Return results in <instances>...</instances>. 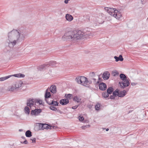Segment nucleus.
Listing matches in <instances>:
<instances>
[{"mask_svg":"<svg viewBox=\"0 0 148 148\" xmlns=\"http://www.w3.org/2000/svg\"><path fill=\"white\" fill-rule=\"evenodd\" d=\"M91 33L88 31L79 30L77 32L70 31L66 32L62 37L64 41H76L78 40L88 38L91 36Z\"/></svg>","mask_w":148,"mask_h":148,"instance_id":"1","label":"nucleus"},{"mask_svg":"<svg viewBox=\"0 0 148 148\" xmlns=\"http://www.w3.org/2000/svg\"><path fill=\"white\" fill-rule=\"evenodd\" d=\"M25 35L17 30H13L8 34L9 46L13 48L25 38Z\"/></svg>","mask_w":148,"mask_h":148,"instance_id":"2","label":"nucleus"},{"mask_svg":"<svg viewBox=\"0 0 148 148\" xmlns=\"http://www.w3.org/2000/svg\"><path fill=\"white\" fill-rule=\"evenodd\" d=\"M88 75L90 78V80H89L90 83H104L102 82L103 79L101 77V74L98 75L97 78L96 77L95 73L93 72L90 73Z\"/></svg>","mask_w":148,"mask_h":148,"instance_id":"3","label":"nucleus"},{"mask_svg":"<svg viewBox=\"0 0 148 148\" xmlns=\"http://www.w3.org/2000/svg\"><path fill=\"white\" fill-rule=\"evenodd\" d=\"M49 64H43L40 66L38 70L40 71L46 70L47 76L51 77L54 76L56 73L52 70Z\"/></svg>","mask_w":148,"mask_h":148,"instance_id":"4","label":"nucleus"},{"mask_svg":"<svg viewBox=\"0 0 148 148\" xmlns=\"http://www.w3.org/2000/svg\"><path fill=\"white\" fill-rule=\"evenodd\" d=\"M105 10L110 15L119 20H121L122 17L121 14L120 12L114 8L109 7H105Z\"/></svg>","mask_w":148,"mask_h":148,"instance_id":"5","label":"nucleus"},{"mask_svg":"<svg viewBox=\"0 0 148 148\" xmlns=\"http://www.w3.org/2000/svg\"><path fill=\"white\" fill-rule=\"evenodd\" d=\"M26 84H13L5 88V89L7 91L13 92L14 90H17L23 88V90L26 88L25 86Z\"/></svg>","mask_w":148,"mask_h":148,"instance_id":"6","label":"nucleus"},{"mask_svg":"<svg viewBox=\"0 0 148 148\" xmlns=\"http://www.w3.org/2000/svg\"><path fill=\"white\" fill-rule=\"evenodd\" d=\"M75 80L77 83H88L90 82L88 79L84 76H77Z\"/></svg>","mask_w":148,"mask_h":148,"instance_id":"7","label":"nucleus"},{"mask_svg":"<svg viewBox=\"0 0 148 148\" xmlns=\"http://www.w3.org/2000/svg\"><path fill=\"white\" fill-rule=\"evenodd\" d=\"M25 75L24 74H22V73H19L16 74H15L14 75H10L8 76H7L5 77H1L0 78V81H3L5 80H6L8 78L13 77L14 76L15 77H17L18 78L19 77H25Z\"/></svg>","mask_w":148,"mask_h":148,"instance_id":"8","label":"nucleus"},{"mask_svg":"<svg viewBox=\"0 0 148 148\" xmlns=\"http://www.w3.org/2000/svg\"><path fill=\"white\" fill-rule=\"evenodd\" d=\"M119 77L121 80L123 82L122 83H130L131 82L130 80L125 74L121 73L120 74Z\"/></svg>","mask_w":148,"mask_h":148,"instance_id":"9","label":"nucleus"},{"mask_svg":"<svg viewBox=\"0 0 148 148\" xmlns=\"http://www.w3.org/2000/svg\"><path fill=\"white\" fill-rule=\"evenodd\" d=\"M42 112V110L40 109H35L32 110L30 114L31 115L37 116Z\"/></svg>","mask_w":148,"mask_h":148,"instance_id":"10","label":"nucleus"},{"mask_svg":"<svg viewBox=\"0 0 148 148\" xmlns=\"http://www.w3.org/2000/svg\"><path fill=\"white\" fill-rule=\"evenodd\" d=\"M95 21L97 22L96 25H97L98 24H102L104 22L101 15H99V17L96 18Z\"/></svg>","mask_w":148,"mask_h":148,"instance_id":"11","label":"nucleus"},{"mask_svg":"<svg viewBox=\"0 0 148 148\" xmlns=\"http://www.w3.org/2000/svg\"><path fill=\"white\" fill-rule=\"evenodd\" d=\"M110 74L109 72L106 71L104 72L102 74V77L105 80L108 79L110 77Z\"/></svg>","mask_w":148,"mask_h":148,"instance_id":"12","label":"nucleus"},{"mask_svg":"<svg viewBox=\"0 0 148 148\" xmlns=\"http://www.w3.org/2000/svg\"><path fill=\"white\" fill-rule=\"evenodd\" d=\"M127 93V91L125 90H123V91H119V90L118 94V96L119 97H124Z\"/></svg>","mask_w":148,"mask_h":148,"instance_id":"13","label":"nucleus"},{"mask_svg":"<svg viewBox=\"0 0 148 148\" xmlns=\"http://www.w3.org/2000/svg\"><path fill=\"white\" fill-rule=\"evenodd\" d=\"M34 99H30L27 100V106L31 107L34 105Z\"/></svg>","mask_w":148,"mask_h":148,"instance_id":"14","label":"nucleus"},{"mask_svg":"<svg viewBox=\"0 0 148 148\" xmlns=\"http://www.w3.org/2000/svg\"><path fill=\"white\" fill-rule=\"evenodd\" d=\"M69 100L67 99H63L60 100V103L62 105H65L68 104L69 102Z\"/></svg>","mask_w":148,"mask_h":148,"instance_id":"15","label":"nucleus"},{"mask_svg":"<svg viewBox=\"0 0 148 148\" xmlns=\"http://www.w3.org/2000/svg\"><path fill=\"white\" fill-rule=\"evenodd\" d=\"M99 89L101 90H104L107 88L106 84H99Z\"/></svg>","mask_w":148,"mask_h":148,"instance_id":"16","label":"nucleus"},{"mask_svg":"<svg viewBox=\"0 0 148 148\" xmlns=\"http://www.w3.org/2000/svg\"><path fill=\"white\" fill-rule=\"evenodd\" d=\"M56 86L55 85L51 86L50 88L51 92L53 93H55L56 92Z\"/></svg>","mask_w":148,"mask_h":148,"instance_id":"17","label":"nucleus"},{"mask_svg":"<svg viewBox=\"0 0 148 148\" xmlns=\"http://www.w3.org/2000/svg\"><path fill=\"white\" fill-rule=\"evenodd\" d=\"M66 18L69 22L72 21L73 19V17L69 14H67L66 15Z\"/></svg>","mask_w":148,"mask_h":148,"instance_id":"18","label":"nucleus"},{"mask_svg":"<svg viewBox=\"0 0 148 148\" xmlns=\"http://www.w3.org/2000/svg\"><path fill=\"white\" fill-rule=\"evenodd\" d=\"M114 58L115 59V61L116 62H118L119 60L121 61H122L123 60V59L122 57V56L121 55H120L119 56V57H118L116 56H115L114 57Z\"/></svg>","mask_w":148,"mask_h":148,"instance_id":"19","label":"nucleus"},{"mask_svg":"<svg viewBox=\"0 0 148 148\" xmlns=\"http://www.w3.org/2000/svg\"><path fill=\"white\" fill-rule=\"evenodd\" d=\"M114 89L112 87H109L107 90V92L109 94H110L114 91Z\"/></svg>","mask_w":148,"mask_h":148,"instance_id":"20","label":"nucleus"},{"mask_svg":"<svg viewBox=\"0 0 148 148\" xmlns=\"http://www.w3.org/2000/svg\"><path fill=\"white\" fill-rule=\"evenodd\" d=\"M59 103L57 101H55L54 100H52V101L51 102V106H58Z\"/></svg>","mask_w":148,"mask_h":148,"instance_id":"21","label":"nucleus"},{"mask_svg":"<svg viewBox=\"0 0 148 148\" xmlns=\"http://www.w3.org/2000/svg\"><path fill=\"white\" fill-rule=\"evenodd\" d=\"M53 99L50 97L48 99H45V100L47 103L50 105L51 104V102L52 101Z\"/></svg>","mask_w":148,"mask_h":148,"instance_id":"22","label":"nucleus"},{"mask_svg":"<svg viewBox=\"0 0 148 148\" xmlns=\"http://www.w3.org/2000/svg\"><path fill=\"white\" fill-rule=\"evenodd\" d=\"M25 135L28 137H31L32 136L31 132L29 130L25 132Z\"/></svg>","mask_w":148,"mask_h":148,"instance_id":"23","label":"nucleus"},{"mask_svg":"<svg viewBox=\"0 0 148 148\" xmlns=\"http://www.w3.org/2000/svg\"><path fill=\"white\" fill-rule=\"evenodd\" d=\"M73 101H75L78 103L81 100L80 98L77 97V96H75L73 98Z\"/></svg>","mask_w":148,"mask_h":148,"instance_id":"24","label":"nucleus"},{"mask_svg":"<svg viewBox=\"0 0 148 148\" xmlns=\"http://www.w3.org/2000/svg\"><path fill=\"white\" fill-rule=\"evenodd\" d=\"M45 99H48L51 97L50 93L49 92L46 91L45 96Z\"/></svg>","mask_w":148,"mask_h":148,"instance_id":"25","label":"nucleus"},{"mask_svg":"<svg viewBox=\"0 0 148 148\" xmlns=\"http://www.w3.org/2000/svg\"><path fill=\"white\" fill-rule=\"evenodd\" d=\"M25 114H29L30 113V109L27 106H26L25 108Z\"/></svg>","mask_w":148,"mask_h":148,"instance_id":"26","label":"nucleus"},{"mask_svg":"<svg viewBox=\"0 0 148 148\" xmlns=\"http://www.w3.org/2000/svg\"><path fill=\"white\" fill-rule=\"evenodd\" d=\"M121 88H124L126 87L129 86L130 84H119Z\"/></svg>","mask_w":148,"mask_h":148,"instance_id":"27","label":"nucleus"},{"mask_svg":"<svg viewBox=\"0 0 148 148\" xmlns=\"http://www.w3.org/2000/svg\"><path fill=\"white\" fill-rule=\"evenodd\" d=\"M119 92V89H117L116 90L114 91L113 92V95L115 97L118 96V93Z\"/></svg>","mask_w":148,"mask_h":148,"instance_id":"28","label":"nucleus"},{"mask_svg":"<svg viewBox=\"0 0 148 148\" xmlns=\"http://www.w3.org/2000/svg\"><path fill=\"white\" fill-rule=\"evenodd\" d=\"M112 74L113 76H116L118 75L119 73L117 71L115 70L112 71Z\"/></svg>","mask_w":148,"mask_h":148,"instance_id":"29","label":"nucleus"},{"mask_svg":"<svg viewBox=\"0 0 148 148\" xmlns=\"http://www.w3.org/2000/svg\"><path fill=\"white\" fill-rule=\"evenodd\" d=\"M102 96L103 98H106L108 97L109 95L107 92H105L102 94Z\"/></svg>","mask_w":148,"mask_h":148,"instance_id":"30","label":"nucleus"},{"mask_svg":"<svg viewBox=\"0 0 148 148\" xmlns=\"http://www.w3.org/2000/svg\"><path fill=\"white\" fill-rule=\"evenodd\" d=\"M100 105L99 103H97L95 106V110H98L100 109Z\"/></svg>","mask_w":148,"mask_h":148,"instance_id":"31","label":"nucleus"},{"mask_svg":"<svg viewBox=\"0 0 148 148\" xmlns=\"http://www.w3.org/2000/svg\"><path fill=\"white\" fill-rule=\"evenodd\" d=\"M72 96V95L70 94H66L65 95V96L66 97V98L67 99H71V97Z\"/></svg>","mask_w":148,"mask_h":148,"instance_id":"32","label":"nucleus"},{"mask_svg":"<svg viewBox=\"0 0 148 148\" xmlns=\"http://www.w3.org/2000/svg\"><path fill=\"white\" fill-rule=\"evenodd\" d=\"M49 126L47 125V124H43V127L42 128V130H44L45 129H48L50 128L49 127Z\"/></svg>","mask_w":148,"mask_h":148,"instance_id":"33","label":"nucleus"},{"mask_svg":"<svg viewBox=\"0 0 148 148\" xmlns=\"http://www.w3.org/2000/svg\"><path fill=\"white\" fill-rule=\"evenodd\" d=\"M49 108L51 110L53 111H56V110H57V108L52 106H50L49 107Z\"/></svg>","mask_w":148,"mask_h":148,"instance_id":"34","label":"nucleus"},{"mask_svg":"<svg viewBox=\"0 0 148 148\" xmlns=\"http://www.w3.org/2000/svg\"><path fill=\"white\" fill-rule=\"evenodd\" d=\"M79 120L80 121H82L84 119V118L82 116H79Z\"/></svg>","mask_w":148,"mask_h":148,"instance_id":"35","label":"nucleus"},{"mask_svg":"<svg viewBox=\"0 0 148 148\" xmlns=\"http://www.w3.org/2000/svg\"><path fill=\"white\" fill-rule=\"evenodd\" d=\"M30 140H32V143H35L36 142V139L35 138H33L30 139Z\"/></svg>","mask_w":148,"mask_h":148,"instance_id":"36","label":"nucleus"},{"mask_svg":"<svg viewBox=\"0 0 148 148\" xmlns=\"http://www.w3.org/2000/svg\"><path fill=\"white\" fill-rule=\"evenodd\" d=\"M39 128L40 129L41 128V129L42 130L43 124L40 123H39Z\"/></svg>","mask_w":148,"mask_h":148,"instance_id":"37","label":"nucleus"},{"mask_svg":"<svg viewBox=\"0 0 148 148\" xmlns=\"http://www.w3.org/2000/svg\"><path fill=\"white\" fill-rule=\"evenodd\" d=\"M49 127H50V129H56L57 127L55 126H50V125H49Z\"/></svg>","mask_w":148,"mask_h":148,"instance_id":"38","label":"nucleus"},{"mask_svg":"<svg viewBox=\"0 0 148 148\" xmlns=\"http://www.w3.org/2000/svg\"><path fill=\"white\" fill-rule=\"evenodd\" d=\"M82 85L87 87H89V84H82Z\"/></svg>","mask_w":148,"mask_h":148,"instance_id":"39","label":"nucleus"},{"mask_svg":"<svg viewBox=\"0 0 148 148\" xmlns=\"http://www.w3.org/2000/svg\"><path fill=\"white\" fill-rule=\"evenodd\" d=\"M21 143H23V144H28V142L27 141V140L26 139H25V141H23V143L21 142Z\"/></svg>","mask_w":148,"mask_h":148,"instance_id":"40","label":"nucleus"},{"mask_svg":"<svg viewBox=\"0 0 148 148\" xmlns=\"http://www.w3.org/2000/svg\"><path fill=\"white\" fill-rule=\"evenodd\" d=\"M78 107V106H73L72 107V108L73 109H76Z\"/></svg>","mask_w":148,"mask_h":148,"instance_id":"41","label":"nucleus"},{"mask_svg":"<svg viewBox=\"0 0 148 148\" xmlns=\"http://www.w3.org/2000/svg\"><path fill=\"white\" fill-rule=\"evenodd\" d=\"M56 111L59 112L60 114H62V112L61 111V110H59V109H57V110H56Z\"/></svg>","mask_w":148,"mask_h":148,"instance_id":"42","label":"nucleus"},{"mask_svg":"<svg viewBox=\"0 0 148 148\" xmlns=\"http://www.w3.org/2000/svg\"><path fill=\"white\" fill-rule=\"evenodd\" d=\"M114 96L113 95H111L110 96V99H114Z\"/></svg>","mask_w":148,"mask_h":148,"instance_id":"43","label":"nucleus"},{"mask_svg":"<svg viewBox=\"0 0 148 148\" xmlns=\"http://www.w3.org/2000/svg\"><path fill=\"white\" fill-rule=\"evenodd\" d=\"M37 102L38 103L40 104H42V101L41 100H38Z\"/></svg>","mask_w":148,"mask_h":148,"instance_id":"44","label":"nucleus"},{"mask_svg":"<svg viewBox=\"0 0 148 148\" xmlns=\"http://www.w3.org/2000/svg\"><path fill=\"white\" fill-rule=\"evenodd\" d=\"M69 1V0H65L64 1V2L66 4H67L68 3Z\"/></svg>","mask_w":148,"mask_h":148,"instance_id":"45","label":"nucleus"},{"mask_svg":"<svg viewBox=\"0 0 148 148\" xmlns=\"http://www.w3.org/2000/svg\"><path fill=\"white\" fill-rule=\"evenodd\" d=\"M88 127V125H85L84 126H83L82 127V128L83 129H84L85 127Z\"/></svg>","mask_w":148,"mask_h":148,"instance_id":"46","label":"nucleus"},{"mask_svg":"<svg viewBox=\"0 0 148 148\" xmlns=\"http://www.w3.org/2000/svg\"><path fill=\"white\" fill-rule=\"evenodd\" d=\"M136 84H131L132 85V86H134L136 85Z\"/></svg>","mask_w":148,"mask_h":148,"instance_id":"47","label":"nucleus"},{"mask_svg":"<svg viewBox=\"0 0 148 148\" xmlns=\"http://www.w3.org/2000/svg\"><path fill=\"white\" fill-rule=\"evenodd\" d=\"M109 129L108 128H107L106 129V131H108L109 130Z\"/></svg>","mask_w":148,"mask_h":148,"instance_id":"48","label":"nucleus"},{"mask_svg":"<svg viewBox=\"0 0 148 148\" xmlns=\"http://www.w3.org/2000/svg\"><path fill=\"white\" fill-rule=\"evenodd\" d=\"M23 139H25V138L23 137V136H22L21 137Z\"/></svg>","mask_w":148,"mask_h":148,"instance_id":"49","label":"nucleus"},{"mask_svg":"<svg viewBox=\"0 0 148 148\" xmlns=\"http://www.w3.org/2000/svg\"><path fill=\"white\" fill-rule=\"evenodd\" d=\"M143 0H141L142 4H143Z\"/></svg>","mask_w":148,"mask_h":148,"instance_id":"50","label":"nucleus"},{"mask_svg":"<svg viewBox=\"0 0 148 148\" xmlns=\"http://www.w3.org/2000/svg\"><path fill=\"white\" fill-rule=\"evenodd\" d=\"M22 129H20L19 130V131H22Z\"/></svg>","mask_w":148,"mask_h":148,"instance_id":"51","label":"nucleus"},{"mask_svg":"<svg viewBox=\"0 0 148 148\" xmlns=\"http://www.w3.org/2000/svg\"><path fill=\"white\" fill-rule=\"evenodd\" d=\"M19 83H23V82H21H21Z\"/></svg>","mask_w":148,"mask_h":148,"instance_id":"52","label":"nucleus"},{"mask_svg":"<svg viewBox=\"0 0 148 148\" xmlns=\"http://www.w3.org/2000/svg\"><path fill=\"white\" fill-rule=\"evenodd\" d=\"M129 90V88L127 90V91H128Z\"/></svg>","mask_w":148,"mask_h":148,"instance_id":"53","label":"nucleus"},{"mask_svg":"<svg viewBox=\"0 0 148 148\" xmlns=\"http://www.w3.org/2000/svg\"><path fill=\"white\" fill-rule=\"evenodd\" d=\"M119 84H120V83H120V82H119Z\"/></svg>","mask_w":148,"mask_h":148,"instance_id":"54","label":"nucleus"},{"mask_svg":"<svg viewBox=\"0 0 148 148\" xmlns=\"http://www.w3.org/2000/svg\"><path fill=\"white\" fill-rule=\"evenodd\" d=\"M131 112V111H130L129 112Z\"/></svg>","mask_w":148,"mask_h":148,"instance_id":"55","label":"nucleus"}]
</instances>
